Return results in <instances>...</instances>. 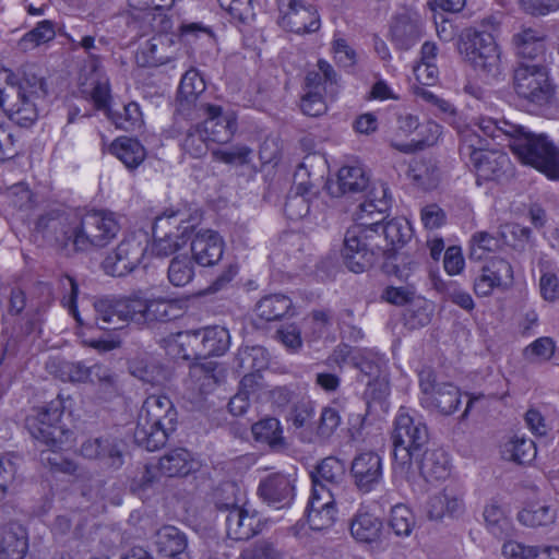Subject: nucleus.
Listing matches in <instances>:
<instances>
[{"mask_svg":"<svg viewBox=\"0 0 559 559\" xmlns=\"http://www.w3.org/2000/svg\"><path fill=\"white\" fill-rule=\"evenodd\" d=\"M222 370L218 371V365L214 361H207L194 365L190 369V376L199 384V390L207 394L214 390L221 380Z\"/></svg>","mask_w":559,"mask_h":559,"instance_id":"46","label":"nucleus"},{"mask_svg":"<svg viewBox=\"0 0 559 559\" xmlns=\"http://www.w3.org/2000/svg\"><path fill=\"white\" fill-rule=\"evenodd\" d=\"M194 465L195 462L191 453L183 448H177L159 459L158 468L165 476L182 477L190 474L194 469Z\"/></svg>","mask_w":559,"mask_h":559,"instance_id":"33","label":"nucleus"},{"mask_svg":"<svg viewBox=\"0 0 559 559\" xmlns=\"http://www.w3.org/2000/svg\"><path fill=\"white\" fill-rule=\"evenodd\" d=\"M513 84L515 93L534 105L543 106L554 95L548 70L543 62H519L514 69Z\"/></svg>","mask_w":559,"mask_h":559,"instance_id":"9","label":"nucleus"},{"mask_svg":"<svg viewBox=\"0 0 559 559\" xmlns=\"http://www.w3.org/2000/svg\"><path fill=\"white\" fill-rule=\"evenodd\" d=\"M349 474L353 484L362 493L376 490L383 479V462L374 451H362L352 460Z\"/></svg>","mask_w":559,"mask_h":559,"instance_id":"13","label":"nucleus"},{"mask_svg":"<svg viewBox=\"0 0 559 559\" xmlns=\"http://www.w3.org/2000/svg\"><path fill=\"white\" fill-rule=\"evenodd\" d=\"M390 526L397 536H409L415 526V516L405 504H396L391 510Z\"/></svg>","mask_w":559,"mask_h":559,"instance_id":"54","label":"nucleus"},{"mask_svg":"<svg viewBox=\"0 0 559 559\" xmlns=\"http://www.w3.org/2000/svg\"><path fill=\"white\" fill-rule=\"evenodd\" d=\"M110 152L130 170L139 167L146 157V151L140 141L128 136L116 139L110 145Z\"/></svg>","mask_w":559,"mask_h":559,"instance_id":"35","label":"nucleus"},{"mask_svg":"<svg viewBox=\"0 0 559 559\" xmlns=\"http://www.w3.org/2000/svg\"><path fill=\"white\" fill-rule=\"evenodd\" d=\"M283 23L297 34L313 33L320 28V16L313 4L304 0H289Z\"/></svg>","mask_w":559,"mask_h":559,"instance_id":"19","label":"nucleus"},{"mask_svg":"<svg viewBox=\"0 0 559 559\" xmlns=\"http://www.w3.org/2000/svg\"><path fill=\"white\" fill-rule=\"evenodd\" d=\"M460 51L481 74L496 78L500 73V52L490 33L467 29L462 36Z\"/></svg>","mask_w":559,"mask_h":559,"instance_id":"8","label":"nucleus"},{"mask_svg":"<svg viewBox=\"0 0 559 559\" xmlns=\"http://www.w3.org/2000/svg\"><path fill=\"white\" fill-rule=\"evenodd\" d=\"M379 229H381V233H379L381 235V239L379 241L382 248L372 250L373 254L370 261V267L380 255L390 260L396 249L403 247L413 237L412 225L403 217L393 218L384 225L380 223Z\"/></svg>","mask_w":559,"mask_h":559,"instance_id":"16","label":"nucleus"},{"mask_svg":"<svg viewBox=\"0 0 559 559\" xmlns=\"http://www.w3.org/2000/svg\"><path fill=\"white\" fill-rule=\"evenodd\" d=\"M200 111L203 112L204 120L199 123L211 142L227 143L234 136L237 129L236 117L233 112H224L223 108L217 105L200 103L198 105Z\"/></svg>","mask_w":559,"mask_h":559,"instance_id":"14","label":"nucleus"},{"mask_svg":"<svg viewBox=\"0 0 559 559\" xmlns=\"http://www.w3.org/2000/svg\"><path fill=\"white\" fill-rule=\"evenodd\" d=\"M157 552L164 559H192L187 535L173 525H164L155 534Z\"/></svg>","mask_w":559,"mask_h":559,"instance_id":"20","label":"nucleus"},{"mask_svg":"<svg viewBox=\"0 0 559 559\" xmlns=\"http://www.w3.org/2000/svg\"><path fill=\"white\" fill-rule=\"evenodd\" d=\"M145 248L135 239L122 240L103 261L104 271L111 276H124L140 263Z\"/></svg>","mask_w":559,"mask_h":559,"instance_id":"15","label":"nucleus"},{"mask_svg":"<svg viewBox=\"0 0 559 559\" xmlns=\"http://www.w3.org/2000/svg\"><path fill=\"white\" fill-rule=\"evenodd\" d=\"M555 342L550 337H539L528 346H526L523 350V357L526 361L531 364L544 362L549 359L555 354Z\"/></svg>","mask_w":559,"mask_h":559,"instance_id":"55","label":"nucleus"},{"mask_svg":"<svg viewBox=\"0 0 559 559\" xmlns=\"http://www.w3.org/2000/svg\"><path fill=\"white\" fill-rule=\"evenodd\" d=\"M47 94L46 83L35 72L24 70L19 78L8 69L0 71V107L10 116L22 119L36 118L35 99Z\"/></svg>","mask_w":559,"mask_h":559,"instance_id":"4","label":"nucleus"},{"mask_svg":"<svg viewBox=\"0 0 559 559\" xmlns=\"http://www.w3.org/2000/svg\"><path fill=\"white\" fill-rule=\"evenodd\" d=\"M478 179L502 180L512 175V163L506 153L485 151L471 162Z\"/></svg>","mask_w":559,"mask_h":559,"instance_id":"22","label":"nucleus"},{"mask_svg":"<svg viewBox=\"0 0 559 559\" xmlns=\"http://www.w3.org/2000/svg\"><path fill=\"white\" fill-rule=\"evenodd\" d=\"M63 414V404L60 396L48 405L36 411V414L27 417L26 426L31 435L49 449L58 447V435L61 433L58 424Z\"/></svg>","mask_w":559,"mask_h":559,"instance_id":"12","label":"nucleus"},{"mask_svg":"<svg viewBox=\"0 0 559 559\" xmlns=\"http://www.w3.org/2000/svg\"><path fill=\"white\" fill-rule=\"evenodd\" d=\"M251 430L255 441L267 444L274 451L283 450L286 445L281 423L274 417L259 420Z\"/></svg>","mask_w":559,"mask_h":559,"instance_id":"37","label":"nucleus"},{"mask_svg":"<svg viewBox=\"0 0 559 559\" xmlns=\"http://www.w3.org/2000/svg\"><path fill=\"white\" fill-rule=\"evenodd\" d=\"M38 230L59 246L72 243L76 251L107 246L120 230L112 212L92 211L82 216L76 214H47L39 217Z\"/></svg>","mask_w":559,"mask_h":559,"instance_id":"2","label":"nucleus"},{"mask_svg":"<svg viewBox=\"0 0 559 559\" xmlns=\"http://www.w3.org/2000/svg\"><path fill=\"white\" fill-rule=\"evenodd\" d=\"M513 278L511 264L499 257H493L481 267L475 280L474 289L478 296H488L496 287L508 284Z\"/></svg>","mask_w":559,"mask_h":559,"instance_id":"18","label":"nucleus"},{"mask_svg":"<svg viewBox=\"0 0 559 559\" xmlns=\"http://www.w3.org/2000/svg\"><path fill=\"white\" fill-rule=\"evenodd\" d=\"M107 116L117 128L126 131L134 130L142 123V114L136 103H129L121 110H108Z\"/></svg>","mask_w":559,"mask_h":559,"instance_id":"49","label":"nucleus"},{"mask_svg":"<svg viewBox=\"0 0 559 559\" xmlns=\"http://www.w3.org/2000/svg\"><path fill=\"white\" fill-rule=\"evenodd\" d=\"M301 111L309 117H319L326 111L323 94L319 91H306L300 100Z\"/></svg>","mask_w":559,"mask_h":559,"instance_id":"63","label":"nucleus"},{"mask_svg":"<svg viewBox=\"0 0 559 559\" xmlns=\"http://www.w3.org/2000/svg\"><path fill=\"white\" fill-rule=\"evenodd\" d=\"M488 141L478 133V129L467 128L461 133L460 153L471 163L478 154L487 151Z\"/></svg>","mask_w":559,"mask_h":559,"instance_id":"52","label":"nucleus"},{"mask_svg":"<svg viewBox=\"0 0 559 559\" xmlns=\"http://www.w3.org/2000/svg\"><path fill=\"white\" fill-rule=\"evenodd\" d=\"M392 40L400 49L413 47L421 36V25L417 19L409 15H399L391 26Z\"/></svg>","mask_w":559,"mask_h":559,"instance_id":"34","label":"nucleus"},{"mask_svg":"<svg viewBox=\"0 0 559 559\" xmlns=\"http://www.w3.org/2000/svg\"><path fill=\"white\" fill-rule=\"evenodd\" d=\"M175 0H128L129 7L134 11L144 12L147 16L152 15L153 21L158 19V24L153 25L158 32H167L171 28V22L166 15Z\"/></svg>","mask_w":559,"mask_h":559,"instance_id":"36","label":"nucleus"},{"mask_svg":"<svg viewBox=\"0 0 559 559\" xmlns=\"http://www.w3.org/2000/svg\"><path fill=\"white\" fill-rule=\"evenodd\" d=\"M310 476L312 480L311 493L320 495V488L333 493V489L337 488L345 477V465L337 457L328 456L316 466Z\"/></svg>","mask_w":559,"mask_h":559,"instance_id":"25","label":"nucleus"},{"mask_svg":"<svg viewBox=\"0 0 559 559\" xmlns=\"http://www.w3.org/2000/svg\"><path fill=\"white\" fill-rule=\"evenodd\" d=\"M475 127H477L478 131H480L487 138L499 140L502 136H506L510 140V143L522 130L521 124L511 122L507 119L497 120L489 117L479 118L475 123Z\"/></svg>","mask_w":559,"mask_h":559,"instance_id":"42","label":"nucleus"},{"mask_svg":"<svg viewBox=\"0 0 559 559\" xmlns=\"http://www.w3.org/2000/svg\"><path fill=\"white\" fill-rule=\"evenodd\" d=\"M222 10L233 19L247 23L253 19L252 0H217Z\"/></svg>","mask_w":559,"mask_h":559,"instance_id":"61","label":"nucleus"},{"mask_svg":"<svg viewBox=\"0 0 559 559\" xmlns=\"http://www.w3.org/2000/svg\"><path fill=\"white\" fill-rule=\"evenodd\" d=\"M394 469L406 478L414 475V459H418L429 442L427 425L401 408L392 431Z\"/></svg>","mask_w":559,"mask_h":559,"instance_id":"5","label":"nucleus"},{"mask_svg":"<svg viewBox=\"0 0 559 559\" xmlns=\"http://www.w3.org/2000/svg\"><path fill=\"white\" fill-rule=\"evenodd\" d=\"M416 138L412 140L408 144H402V145H394L399 151L401 152H412L414 150H421L427 146L433 145L440 134H441V127L433 122V121H427L425 123H419V129L415 133Z\"/></svg>","mask_w":559,"mask_h":559,"instance_id":"47","label":"nucleus"},{"mask_svg":"<svg viewBox=\"0 0 559 559\" xmlns=\"http://www.w3.org/2000/svg\"><path fill=\"white\" fill-rule=\"evenodd\" d=\"M354 366L369 379H376L380 374L381 358L370 349H360L353 356Z\"/></svg>","mask_w":559,"mask_h":559,"instance_id":"56","label":"nucleus"},{"mask_svg":"<svg viewBox=\"0 0 559 559\" xmlns=\"http://www.w3.org/2000/svg\"><path fill=\"white\" fill-rule=\"evenodd\" d=\"M317 67L318 70L307 72L305 90L324 92L334 97L338 92V74L326 60L320 59Z\"/></svg>","mask_w":559,"mask_h":559,"instance_id":"31","label":"nucleus"},{"mask_svg":"<svg viewBox=\"0 0 559 559\" xmlns=\"http://www.w3.org/2000/svg\"><path fill=\"white\" fill-rule=\"evenodd\" d=\"M294 489V483L288 476L275 473L260 481L258 493L266 503L283 508L293 500Z\"/></svg>","mask_w":559,"mask_h":559,"instance_id":"23","label":"nucleus"},{"mask_svg":"<svg viewBox=\"0 0 559 559\" xmlns=\"http://www.w3.org/2000/svg\"><path fill=\"white\" fill-rule=\"evenodd\" d=\"M80 454L87 460L98 461L106 467L119 468L123 464V454L116 439L99 437L85 440Z\"/></svg>","mask_w":559,"mask_h":559,"instance_id":"17","label":"nucleus"},{"mask_svg":"<svg viewBox=\"0 0 559 559\" xmlns=\"http://www.w3.org/2000/svg\"><path fill=\"white\" fill-rule=\"evenodd\" d=\"M28 550V534L17 522L0 527V559H23Z\"/></svg>","mask_w":559,"mask_h":559,"instance_id":"24","label":"nucleus"},{"mask_svg":"<svg viewBox=\"0 0 559 559\" xmlns=\"http://www.w3.org/2000/svg\"><path fill=\"white\" fill-rule=\"evenodd\" d=\"M469 257L480 260L486 252L495 251L499 248L500 241L493 235L487 231H478L471 239Z\"/></svg>","mask_w":559,"mask_h":559,"instance_id":"62","label":"nucleus"},{"mask_svg":"<svg viewBox=\"0 0 559 559\" xmlns=\"http://www.w3.org/2000/svg\"><path fill=\"white\" fill-rule=\"evenodd\" d=\"M369 187V175L361 165L343 166L337 174L335 182L328 185L333 197L345 193H359Z\"/></svg>","mask_w":559,"mask_h":559,"instance_id":"27","label":"nucleus"},{"mask_svg":"<svg viewBox=\"0 0 559 559\" xmlns=\"http://www.w3.org/2000/svg\"><path fill=\"white\" fill-rule=\"evenodd\" d=\"M191 251L197 263L211 266L217 263L223 255V240L213 230H200L191 242Z\"/></svg>","mask_w":559,"mask_h":559,"instance_id":"26","label":"nucleus"},{"mask_svg":"<svg viewBox=\"0 0 559 559\" xmlns=\"http://www.w3.org/2000/svg\"><path fill=\"white\" fill-rule=\"evenodd\" d=\"M237 487L233 483L223 484L216 492V507L219 510L229 511L226 516V533L234 540H248L257 534L259 520L254 514L237 506L235 491Z\"/></svg>","mask_w":559,"mask_h":559,"instance_id":"10","label":"nucleus"},{"mask_svg":"<svg viewBox=\"0 0 559 559\" xmlns=\"http://www.w3.org/2000/svg\"><path fill=\"white\" fill-rule=\"evenodd\" d=\"M252 150L246 145H236L226 150H216L213 152L215 160L242 166L251 160Z\"/></svg>","mask_w":559,"mask_h":559,"instance_id":"60","label":"nucleus"},{"mask_svg":"<svg viewBox=\"0 0 559 559\" xmlns=\"http://www.w3.org/2000/svg\"><path fill=\"white\" fill-rule=\"evenodd\" d=\"M536 445L533 440L514 435L502 444V456L518 464L531 463L536 456Z\"/></svg>","mask_w":559,"mask_h":559,"instance_id":"38","label":"nucleus"},{"mask_svg":"<svg viewBox=\"0 0 559 559\" xmlns=\"http://www.w3.org/2000/svg\"><path fill=\"white\" fill-rule=\"evenodd\" d=\"M241 559H283L284 555L276 545L270 540L262 539L258 540L248 548H246L241 555Z\"/></svg>","mask_w":559,"mask_h":559,"instance_id":"59","label":"nucleus"},{"mask_svg":"<svg viewBox=\"0 0 559 559\" xmlns=\"http://www.w3.org/2000/svg\"><path fill=\"white\" fill-rule=\"evenodd\" d=\"M419 386L423 394L421 404L433 408L440 414L449 416L461 404L460 390L452 383H437L430 369H423L419 374Z\"/></svg>","mask_w":559,"mask_h":559,"instance_id":"11","label":"nucleus"},{"mask_svg":"<svg viewBox=\"0 0 559 559\" xmlns=\"http://www.w3.org/2000/svg\"><path fill=\"white\" fill-rule=\"evenodd\" d=\"M509 146L523 164L550 179H559V150L545 134L533 133L522 126Z\"/></svg>","mask_w":559,"mask_h":559,"instance_id":"6","label":"nucleus"},{"mask_svg":"<svg viewBox=\"0 0 559 559\" xmlns=\"http://www.w3.org/2000/svg\"><path fill=\"white\" fill-rule=\"evenodd\" d=\"M205 90V83L203 78L199 74V72L194 69L188 70L179 84V98L180 105L183 106L185 103L187 105L194 103L198 99V96L202 94Z\"/></svg>","mask_w":559,"mask_h":559,"instance_id":"48","label":"nucleus"},{"mask_svg":"<svg viewBox=\"0 0 559 559\" xmlns=\"http://www.w3.org/2000/svg\"><path fill=\"white\" fill-rule=\"evenodd\" d=\"M183 301L166 298H145L142 292L129 295H108L94 301L99 314H167L180 310Z\"/></svg>","mask_w":559,"mask_h":559,"instance_id":"7","label":"nucleus"},{"mask_svg":"<svg viewBox=\"0 0 559 559\" xmlns=\"http://www.w3.org/2000/svg\"><path fill=\"white\" fill-rule=\"evenodd\" d=\"M90 372L88 382L96 386L98 399L111 401L120 394L119 377L110 368L102 364H95Z\"/></svg>","mask_w":559,"mask_h":559,"instance_id":"32","label":"nucleus"},{"mask_svg":"<svg viewBox=\"0 0 559 559\" xmlns=\"http://www.w3.org/2000/svg\"><path fill=\"white\" fill-rule=\"evenodd\" d=\"M165 37L156 36L145 43L141 51L138 53V62L144 67H157L166 63L169 58L163 53Z\"/></svg>","mask_w":559,"mask_h":559,"instance_id":"53","label":"nucleus"},{"mask_svg":"<svg viewBox=\"0 0 559 559\" xmlns=\"http://www.w3.org/2000/svg\"><path fill=\"white\" fill-rule=\"evenodd\" d=\"M292 308L290 298L282 294L267 295L257 304L259 314H286Z\"/></svg>","mask_w":559,"mask_h":559,"instance_id":"58","label":"nucleus"},{"mask_svg":"<svg viewBox=\"0 0 559 559\" xmlns=\"http://www.w3.org/2000/svg\"><path fill=\"white\" fill-rule=\"evenodd\" d=\"M420 475L426 480L444 479L450 472L448 454L442 449H427L414 459Z\"/></svg>","mask_w":559,"mask_h":559,"instance_id":"30","label":"nucleus"},{"mask_svg":"<svg viewBox=\"0 0 559 559\" xmlns=\"http://www.w3.org/2000/svg\"><path fill=\"white\" fill-rule=\"evenodd\" d=\"M326 168V160L320 154L307 155L297 167L294 179L296 191L311 192L317 181L323 179Z\"/></svg>","mask_w":559,"mask_h":559,"instance_id":"29","label":"nucleus"},{"mask_svg":"<svg viewBox=\"0 0 559 559\" xmlns=\"http://www.w3.org/2000/svg\"><path fill=\"white\" fill-rule=\"evenodd\" d=\"M210 139L202 130L199 123L192 126L187 131L181 146L182 150L193 158H200L204 156L209 151Z\"/></svg>","mask_w":559,"mask_h":559,"instance_id":"51","label":"nucleus"},{"mask_svg":"<svg viewBox=\"0 0 559 559\" xmlns=\"http://www.w3.org/2000/svg\"><path fill=\"white\" fill-rule=\"evenodd\" d=\"M319 493H311L307 508V521L313 531L331 527L336 519L334 493L323 491L321 488Z\"/></svg>","mask_w":559,"mask_h":559,"instance_id":"21","label":"nucleus"},{"mask_svg":"<svg viewBox=\"0 0 559 559\" xmlns=\"http://www.w3.org/2000/svg\"><path fill=\"white\" fill-rule=\"evenodd\" d=\"M316 193L296 191L288 195L285 202L284 212L289 219L297 221L306 217L311 210Z\"/></svg>","mask_w":559,"mask_h":559,"instance_id":"50","label":"nucleus"},{"mask_svg":"<svg viewBox=\"0 0 559 559\" xmlns=\"http://www.w3.org/2000/svg\"><path fill=\"white\" fill-rule=\"evenodd\" d=\"M557 509L547 504H534L521 510L518 520L527 527L547 526L555 523Z\"/></svg>","mask_w":559,"mask_h":559,"instance_id":"44","label":"nucleus"},{"mask_svg":"<svg viewBox=\"0 0 559 559\" xmlns=\"http://www.w3.org/2000/svg\"><path fill=\"white\" fill-rule=\"evenodd\" d=\"M537 546L510 539L503 543L501 552L507 559H536Z\"/></svg>","mask_w":559,"mask_h":559,"instance_id":"64","label":"nucleus"},{"mask_svg":"<svg viewBox=\"0 0 559 559\" xmlns=\"http://www.w3.org/2000/svg\"><path fill=\"white\" fill-rule=\"evenodd\" d=\"M177 425V411L165 395H150L145 399L134 429V441L147 451L164 447Z\"/></svg>","mask_w":559,"mask_h":559,"instance_id":"3","label":"nucleus"},{"mask_svg":"<svg viewBox=\"0 0 559 559\" xmlns=\"http://www.w3.org/2000/svg\"><path fill=\"white\" fill-rule=\"evenodd\" d=\"M193 277V265L187 257H176L168 267L169 282L175 286H185Z\"/></svg>","mask_w":559,"mask_h":559,"instance_id":"57","label":"nucleus"},{"mask_svg":"<svg viewBox=\"0 0 559 559\" xmlns=\"http://www.w3.org/2000/svg\"><path fill=\"white\" fill-rule=\"evenodd\" d=\"M56 36V25L52 21L44 20L27 32L17 43L22 51H28L51 41Z\"/></svg>","mask_w":559,"mask_h":559,"instance_id":"45","label":"nucleus"},{"mask_svg":"<svg viewBox=\"0 0 559 559\" xmlns=\"http://www.w3.org/2000/svg\"><path fill=\"white\" fill-rule=\"evenodd\" d=\"M388 191L383 182L373 185L355 213L357 223L345 233L341 257L350 272L358 274L367 271L372 250L382 248L379 227L391 206Z\"/></svg>","mask_w":559,"mask_h":559,"instance_id":"1","label":"nucleus"},{"mask_svg":"<svg viewBox=\"0 0 559 559\" xmlns=\"http://www.w3.org/2000/svg\"><path fill=\"white\" fill-rule=\"evenodd\" d=\"M201 335V344L204 355L218 356L225 353L229 346V333L225 328L214 325L201 331H194L195 340Z\"/></svg>","mask_w":559,"mask_h":559,"instance_id":"41","label":"nucleus"},{"mask_svg":"<svg viewBox=\"0 0 559 559\" xmlns=\"http://www.w3.org/2000/svg\"><path fill=\"white\" fill-rule=\"evenodd\" d=\"M382 522L370 513H359L352 521L350 533L353 537L362 543H372L379 539Z\"/></svg>","mask_w":559,"mask_h":559,"instance_id":"43","label":"nucleus"},{"mask_svg":"<svg viewBox=\"0 0 559 559\" xmlns=\"http://www.w3.org/2000/svg\"><path fill=\"white\" fill-rule=\"evenodd\" d=\"M129 370L132 376L153 385H159L168 380V371L146 356L130 360Z\"/></svg>","mask_w":559,"mask_h":559,"instance_id":"39","label":"nucleus"},{"mask_svg":"<svg viewBox=\"0 0 559 559\" xmlns=\"http://www.w3.org/2000/svg\"><path fill=\"white\" fill-rule=\"evenodd\" d=\"M462 510V499L448 490L432 496L427 503L428 518L435 521L443 519L444 515L459 514Z\"/></svg>","mask_w":559,"mask_h":559,"instance_id":"40","label":"nucleus"},{"mask_svg":"<svg viewBox=\"0 0 559 559\" xmlns=\"http://www.w3.org/2000/svg\"><path fill=\"white\" fill-rule=\"evenodd\" d=\"M513 44L520 62H540L545 53V35L539 29H522L513 36Z\"/></svg>","mask_w":559,"mask_h":559,"instance_id":"28","label":"nucleus"}]
</instances>
